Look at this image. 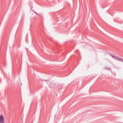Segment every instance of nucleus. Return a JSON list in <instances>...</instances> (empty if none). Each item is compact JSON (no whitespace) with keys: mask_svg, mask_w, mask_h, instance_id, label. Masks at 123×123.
Returning a JSON list of instances; mask_svg holds the SVG:
<instances>
[{"mask_svg":"<svg viewBox=\"0 0 123 123\" xmlns=\"http://www.w3.org/2000/svg\"><path fill=\"white\" fill-rule=\"evenodd\" d=\"M110 55L114 59L119 61L123 62V59L116 55H113L110 54Z\"/></svg>","mask_w":123,"mask_h":123,"instance_id":"obj_1","label":"nucleus"},{"mask_svg":"<svg viewBox=\"0 0 123 123\" xmlns=\"http://www.w3.org/2000/svg\"><path fill=\"white\" fill-rule=\"evenodd\" d=\"M4 119L3 116L2 115L0 116V123H4Z\"/></svg>","mask_w":123,"mask_h":123,"instance_id":"obj_2","label":"nucleus"},{"mask_svg":"<svg viewBox=\"0 0 123 123\" xmlns=\"http://www.w3.org/2000/svg\"><path fill=\"white\" fill-rule=\"evenodd\" d=\"M105 69H108L109 70H110L111 68H105Z\"/></svg>","mask_w":123,"mask_h":123,"instance_id":"obj_3","label":"nucleus"},{"mask_svg":"<svg viewBox=\"0 0 123 123\" xmlns=\"http://www.w3.org/2000/svg\"><path fill=\"white\" fill-rule=\"evenodd\" d=\"M33 12H34V13H35V14H37V15H38V13H37L35 11H33Z\"/></svg>","mask_w":123,"mask_h":123,"instance_id":"obj_4","label":"nucleus"}]
</instances>
